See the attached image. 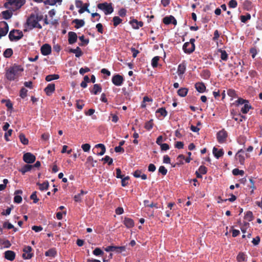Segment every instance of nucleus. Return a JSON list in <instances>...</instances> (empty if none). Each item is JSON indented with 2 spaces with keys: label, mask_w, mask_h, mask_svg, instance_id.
<instances>
[{
  "label": "nucleus",
  "mask_w": 262,
  "mask_h": 262,
  "mask_svg": "<svg viewBox=\"0 0 262 262\" xmlns=\"http://www.w3.org/2000/svg\"><path fill=\"white\" fill-rule=\"evenodd\" d=\"M35 160V156L31 152H26L23 155V160L28 164L33 163Z\"/></svg>",
  "instance_id": "11"
},
{
  "label": "nucleus",
  "mask_w": 262,
  "mask_h": 262,
  "mask_svg": "<svg viewBox=\"0 0 262 262\" xmlns=\"http://www.w3.org/2000/svg\"><path fill=\"white\" fill-rule=\"evenodd\" d=\"M232 173L234 176H243L244 171L243 170H239L238 168H235L232 170Z\"/></svg>",
  "instance_id": "52"
},
{
  "label": "nucleus",
  "mask_w": 262,
  "mask_h": 262,
  "mask_svg": "<svg viewBox=\"0 0 262 262\" xmlns=\"http://www.w3.org/2000/svg\"><path fill=\"white\" fill-rule=\"evenodd\" d=\"M24 36L22 31L19 30L13 29L9 34V38L10 41H17L21 39Z\"/></svg>",
  "instance_id": "5"
},
{
  "label": "nucleus",
  "mask_w": 262,
  "mask_h": 262,
  "mask_svg": "<svg viewBox=\"0 0 262 262\" xmlns=\"http://www.w3.org/2000/svg\"><path fill=\"white\" fill-rule=\"evenodd\" d=\"M94 160L92 156H89L86 159V163L89 164L92 167H95V165L94 164Z\"/></svg>",
  "instance_id": "60"
},
{
  "label": "nucleus",
  "mask_w": 262,
  "mask_h": 262,
  "mask_svg": "<svg viewBox=\"0 0 262 262\" xmlns=\"http://www.w3.org/2000/svg\"><path fill=\"white\" fill-rule=\"evenodd\" d=\"M156 113L160 114V115L161 116H162L163 117H165L167 115V112L166 111L165 108L164 107H161V108L158 109L156 111Z\"/></svg>",
  "instance_id": "49"
},
{
  "label": "nucleus",
  "mask_w": 262,
  "mask_h": 262,
  "mask_svg": "<svg viewBox=\"0 0 262 262\" xmlns=\"http://www.w3.org/2000/svg\"><path fill=\"white\" fill-rule=\"evenodd\" d=\"M124 80L123 77L118 74H115L112 78L113 83L116 86H121L123 84Z\"/></svg>",
  "instance_id": "8"
},
{
  "label": "nucleus",
  "mask_w": 262,
  "mask_h": 262,
  "mask_svg": "<svg viewBox=\"0 0 262 262\" xmlns=\"http://www.w3.org/2000/svg\"><path fill=\"white\" fill-rule=\"evenodd\" d=\"M28 90L24 88H22L20 91V96L22 98H25L27 95Z\"/></svg>",
  "instance_id": "56"
},
{
  "label": "nucleus",
  "mask_w": 262,
  "mask_h": 262,
  "mask_svg": "<svg viewBox=\"0 0 262 262\" xmlns=\"http://www.w3.org/2000/svg\"><path fill=\"white\" fill-rule=\"evenodd\" d=\"M81 148L84 152H88L90 149L91 145L88 143L83 144L82 145Z\"/></svg>",
  "instance_id": "63"
},
{
  "label": "nucleus",
  "mask_w": 262,
  "mask_h": 262,
  "mask_svg": "<svg viewBox=\"0 0 262 262\" xmlns=\"http://www.w3.org/2000/svg\"><path fill=\"white\" fill-rule=\"evenodd\" d=\"M33 168V166H32V165L26 164L20 169H19V171L23 174H24L27 172L30 171Z\"/></svg>",
  "instance_id": "27"
},
{
  "label": "nucleus",
  "mask_w": 262,
  "mask_h": 262,
  "mask_svg": "<svg viewBox=\"0 0 262 262\" xmlns=\"http://www.w3.org/2000/svg\"><path fill=\"white\" fill-rule=\"evenodd\" d=\"M95 148H100V151L97 152V153L96 154L97 155H98V156H102L105 152V151H106L105 146L103 144L99 143V144H96L95 146Z\"/></svg>",
  "instance_id": "21"
},
{
  "label": "nucleus",
  "mask_w": 262,
  "mask_h": 262,
  "mask_svg": "<svg viewBox=\"0 0 262 262\" xmlns=\"http://www.w3.org/2000/svg\"><path fill=\"white\" fill-rule=\"evenodd\" d=\"M251 108V105L249 104V101H248V102L244 104V106L241 108V112L243 114H247Z\"/></svg>",
  "instance_id": "32"
},
{
  "label": "nucleus",
  "mask_w": 262,
  "mask_h": 262,
  "mask_svg": "<svg viewBox=\"0 0 262 262\" xmlns=\"http://www.w3.org/2000/svg\"><path fill=\"white\" fill-rule=\"evenodd\" d=\"M227 94L229 96L232 97V98H235V97H237L236 92L233 89L228 90H227Z\"/></svg>",
  "instance_id": "55"
},
{
  "label": "nucleus",
  "mask_w": 262,
  "mask_h": 262,
  "mask_svg": "<svg viewBox=\"0 0 262 262\" xmlns=\"http://www.w3.org/2000/svg\"><path fill=\"white\" fill-rule=\"evenodd\" d=\"M46 256L54 257L57 255V251L55 248H51L45 252Z\"/></svg>",
  "instance_id": "29"
},
{
  "label": "nucleus",
  "mask_w": 262,
  "mask_h": 262,
  "mask_svg": "<svg viewBox=\"0 0 262 262\" xmlns=\"http://www.w3.org/2000/svg\"><path fill=\"white\" fill-rule=\"evenodd\" d=\"M55 91V84L54 83H50L45 89V91L48 96L51 95Z\"/></svg>",
  "instance_id": "19"
},
{
  "label": "nucleus",
  "mask_w": 262,
  "mask_h": 262,
  "mask_svg": "<svg viewBox=\"0 0 262 262\" xmlns=\"http://www.w3.org/2000/svg\"><path fill=\"white\" fill-rule=\"evenodd\" d=\"M212 152L213 155L216 159H219L220 157H222L224 154L223 149H220L219 150L215 147H213Z\"/></svg>",
  "instance_id": "20"
},
{
  "label": "nucleus",
  "mask_w": 262,
  "mask_h": 262,
  "mask_svg": "<svg viewBox=\"0 0 262 262\" xmlns=\"http://www.w3.org/2000/svg\"><path fill=\"white\" fill-rule=\"evenodd\" d=\"M121 185L123 187H125L128 184V180L129 179V176H126L124 178H122V179H121Z\"/></svg>",
  "instance_id": "53"
},
{
  "label": "nucleus",
  "mask_w": 262,
  "mask_h": 262,
  "mask_svg": "<svg viewBox=\"0 0 262 262\" xmlns=\"http://www.w3.org/2000/svg\"><path fill=\"white\" fill-rule=\"evenodd\" d=\"M159 59V56H155L152 59L151 66L153 68H157L158 67V61Z\"/></svg>",
  "instance_id": "46"
},
{
  "label": "nucleus",
  "mask_w": 262,
  "mask_h": 262,
  "mask_svg": "<svg viewBox=\"0 0 262 262\" xmlns=\"http://www.w3.org/2000/svg\"><path fill=\"white\" fill-rule=\"evenodd\" d=\"M0 244L4 245V247L7 248H9L11 246V244L10 241L7 239L5 240V241H3V240L0 239Z\"/></svg>",
  "instance_id": "54"
},
{
  "label": "nucleus",
  "mask_w": 262,
  "mask_h": 262,
  "mask_svg": "<svg viewBox=\"0 0 262 262\" xmlns=\"http://www.w3.org/2000/svg\"><path fill=\"white\" fill-rule=\"evenodd\" d=\"M236 260L238 262L245 261L247 260V255L244 252H241L238 254Z\"/></svg>",
  "instance_id": "30"
},
{
  "label": "nucleus",
  "mask_w": 262,
  "mask_h": 262,
  "mask_svg": "<svg viewBox=\"0 0 262 262\" xmlns=\"http://www.w3.org/2000/svg\"><path fill=\"white\" fill-rule=\"evenodd\" d=\"M194 42L195 39L191 38L189 42H186L183 45V50L185 53L190 54L194 51L195 49Z\"/></svg>",
  "instance_id": "6"
},
{
  "label": "nucleus",
  "mask_w": 262,
  "mask_h": 262,
  "mask_svg": "<svg viewBox=\"0 0 262 262\" xmlns=\"http://www.w3.org/2000/svg\"><path fill=\"white\" fill-rule=\"evenodd\" d=\"M123 224L127 228H133L135 225L133 220L129 217L124 218Z\"/></svg>",
  "instance_id": "18"
},
{
  "label": "nucleus",
  "mask_w": 262,
  "mask_h": 262,
  "mask_svg": "<svg viewBox=\"0 0 262 262\" xmlns=\"http://www.w3.org/2000/svg\"><path fill=\"white\" fill-rule=\"evenodd\" d=\"M186 71V64L184 62H183L182 63H180L178 68V74L179 76L182 75Z\"/></svg>",
  "instance_id": "22"
},
{
  "label": "nucleus",
  "mask_w": 262,
  "mask_h": 262,
  "mask_svg": "<svg viewBox=\"0 0 262 262\" xmlns=\"http://www.w3.org/2000/svg\"><path fill=\"white\" fill-rule=\"evenodd\" d=\"M5 258L10 261H13L15 258V253L11 250H7L4 253Z\"/></svg>",
  "instance_id": "13"
},
{
  "label": "nucleus",
  "mask_w": 262,
  "mask_h": 262,
  "mask_svg": "<svg viewBox=\"0 0 262 262\" xmlns=\"http://www.w3.org/2000/svg\"><path fill=\"white\" fill-rule=\"evenodd\" d=\"M198 171L202 174H205L207 172V168L204 165L200 166Z\"/></svg>",
  "instance_id": "61"
},
{
  "label": "nucleus",
  "mask_w": 262,
  "mask_h": 262,
  "mask_svg": "<svg viewBox=\"0 0 262 262\" xmlns=\"http://www.w3.org/2000/svg\"><path fill=\"white\" fill-rule=\"evenodd\" d=\"M9 31L8 24L4 21L0 22V39L7 35Z\"/></svg>",
  "instance_id": "9"
},
{
  "label": "nucleus",
  "mask_w": 262,
  "mask_h": 262,
  "mask_svg": "<svg viewBox=\"0 0 262 262\" xmlns=\"http://www.w3.org/2000/svg\"><path fill=\"white\" fill-rule=\"evenodd\" d=\"M36 193H37V192L34 191L32 193V194L30 196V199L31 200H33L34 203H36L39 201V199L37 198Z\"/></svg>",
  "instance_id": "57"
},
{
  "label": "nucleus",
  "mask_w": 262,
  "mask_h": 262,
  "mask_svg": "<svg viewBox=\"0 0 262 262\" xmlns=\"http://www.w3.org/2000/svg\"><path fill=\"white\" fill-rule=\"evenodd\" d=\"M248 100L244 99L242 98H239L238 99L235 101V103H237V104H245L246 103H247Z\"/></svg>",
  "instance_id": "64"
},
{
  "label": "nucleus",
  "mask_w": 262,
  "mask_h": 262,
  "mask_svg": "<svg viewBox=\"0 0 262 262\" xmlns=\"http://www.w3.org/2000/svg\"><path fill=\"white\" fill-rule=\"evenodd\" d=\"M188 90L187 88H181L178 91V94L181 97H185L188 93Z\"/></svg>",
  "instance_id": "37"
},
{
  "label": "nucleus",
  "mask_w": 262,
  "mask_h": 262,
  "mask_svg": "<svg viewBox=\"0 0 262 262\" xmlns=\"http://www.w3.org/2000/svg\"><path fill=\"white\" fill-rule=\"evenodd\" d=\"M5 3L4 6L10 10L15 11L20 8L25 3V0H9Z\"/></svg>",
  "instance_id": "2"
},
{
  "label": "nucleus",
  "mask_w": 262,
  "mask_h": 262,
  "mask_svg": "<svg viewBox=\"0 0 262 262\" xmlns=\"http://www.w3.org/2000/svg\"><path fill=\"white\" fill-rule=\"evenodd\" d=\"M115 247L114 252H116L117 253H120L126 251L125 246H115Z\"/></svg>",
  "instance_id": "48"
},
{
  "label": "nucleus",
  "mask_w": 262,
  "mask_h": 262,
  "mask_svg": "<svg viewBox=\"0 0 262 262\" xmlns=\"http://www.w3.org/2000/svg\"><path fill=\"white\" fill-rule=\"evenodd\" d=\"M42 19V16H39L32 14L27 20V24L28 27H30V29L33 28H37L38 29H41L42 26L38 23Z\"/></svg>",
  "instance_id": "3"
},
{
  "label": "nucleus",
  "mask_w": 262,
  "mask_h": 262,
  "mask_svg": "<svg viewBox=\"0 0 262 262\" xmlns=\"http://www.w3.org/2000/svg\"><path fill=\"white\" fill-rule=\"evenodd\" d=\"M153 125H154L153 120L151 119L149 121H148L145 123L144 127L147 130H149L153 127Z\"/></svg>",
  "instance_id": "45"
},
{
  "label": "nucleus",
  "mask_w": 262,
  "mask_h": 262,
  "mask_svg": "<svg viewBox=\"0 0 262 262\" xmlns=\"http://www.w3.org/2000/svg\"><path fill=\"white\" fill-rule=\"evenodd\" d=\"M133 175L135 178H141L142 180H144L147 179V176L145 174H142V171L140 170H136L134 172Z\"/></svg>",
  "instance_id": "25"
},
{
  "label": "nucleus",
  "mask_w": 262,
  "mask_h": 262,
  "mask_svg": "<svg viewBox=\"0 0 262 262\" xmlns=\"http://www.w3.org/2000/svg\"><path fill=\"white\" fill-rule=\"evenodd\" d=\"M37 185L38 186H39V189L41 191H43V190L48 189L49 188V183L48 181L44 182L43 183H42L41 184L39 183H37Z\"/></svg>",
  "instance_id": "35"
},
{
  "label": "nucleus",
  "mask_w": 262,
  "mask_h": 262,
  "mask_svg": "<svg viewBox=\"0 0 262 262\" xmlns=\"http://www.w3.org/2000/svg\"><path fill=\"white\" fill-rule=\"evenodd\" d=\"M251 18V15L247 13L246 15H241L240 19L242 23H245L246 21Z\"/></svg>",
  "instance_id": "50"
},
{
  "label": "nucleus",
  "mask_w": 262,
  "mask_h": 262,
  "mask_svg": "<svg viewBox=\"0 0 262 262\" xmlns=\"http://www.w3.org/2000/svg\"><path fill=\"white\" fill-rule=\"evenodd\" d=\"M32 248L31 246H25L23 249V258L25 259H29L31 258L33 256V253L32 252Z\"/></svg>",
  "instance_id": "7"
},
{
  "label": "nucleus",
  "mask_w": 262,
  "mask_h": 262,
  "mask_svg": "<svg viewBox=\"0 0 262 262\" xmlns=\"http://www.w3.org/2000/svg\"><path fill=\"white\" fill-rule=\"evenodd\" d=\"M173 16L170 15L169 16H166L163 19V22L165 25H169L171 24Z\"/></svg>",
  "instance_id": "40"
},
{
  "label": "nucleus",
  "mask_w": 262,
  "mask_h": 262,
  "mask_svg": "<svg viewBox=\"0 0 262 262\" xmlns=\"http://www.w3.org/2000/svg\"><path fill=\"white\" fill-rule=\"evenodd\" d=\"M227 133L224 129L219 131L217 134V140L219 143H223L226 141Z\"/></svg>",
  "instance_id": "10"
},
{
  "label": "nucleus",
  "mask_w": 262,
  "mask_h": 262,
  "mask_svg": "<svg viewBox=\"0 0 262 262\" xmlns=\"http://www.w3.org/2000/svg\"><path fill=\"white\" fill-rule=\"evenodd\" d=\"M19 140H20L21 143L25 145L28 144L29 140L27 138H26L25 135L24 134H23V133L20 134L19 135Z\"/></svg>",
  "instance_id": "36"
},
{
  "label": "nucleus",
  "mask_w": 262,
  "mask_h": 262,
  "mask_svg": "<svg viewBox=\"0 0 262 262\" xmlns=\"http://www.w3.org/2000/svg\"><path fill=\"white\" fill-rule=\"evenodd\" d=\"M101 91L102 88L101 85L99 84H95L93 86V90H91L90 92L94 95H97L98 93H100Z\"/></svg>",
  "instance_id": "26"
},
{
  "label": "nucleus",
  "mask_w": 262,
  "mask_h": 262,
  "mask_svg": "<svg viewBox=\"0 0 262 262\" xmlns=\"http://www.w3.org/2000/svg\"><path fill=\"white\" fill-rule=\"evenodd\" d=\"M229 7L232 8H235L237 6V3L236 0H231L228 4Z\"/></svg>",
  "instance_id": "62"
},
{
  "label": "nucleus",
  "mask_w": 262,
  "mask_h": 262,
  "mask_svg": "<svg viewBox=\"0 0 262 262\" xmlns=\"http://www.w3.org/2000/svg\"><path fill=\"white\" fill-rule=\"evenodd\" d=\"M13 54V50L11 48L7 49L3 53V55L6 58L10 57Z\"/></svg>",
  "instance_id": "39"
},
{
  "label": "nucleus",
  "mask_w": 262,
  "mask_h": 262,
  "mask_svg": "<svg viewBox=\"0 0 262 262\" xmlns=\"http://www.w3.org/2000/svg\"><path fill=\"white\" fill-rule=\"evenodd\" d=\"M84 105V104L82 100H77L76 101V107L78 109L80 110H82Z\"/></svg>",
  "instance_id": "58"
},
{
  "label": "nucleus",
  "mask_w": 262,
  "mask_h": 262,
  "mask_svg": "<svg viewBox=\"0 0 262 262\" xmlns=\"http://www.w3.org/2000/svg\"><path fill=\"white\" fill-rule=\"evenodd\" d=\"M86 193V192H84L83 190H81L80 192L76 195H75L74 197V199L75 202H80L82 200V196Z\"/></svg>",
  "instance_id": "33"
},
{
  "label": "nucleus",
  "mask_w": 262,
  "mask_h": 262,
  "mask_svg": "<svg viewBox=\"0 0 262 262\" xmlns=\"http://www.w3.org/2000/svg\"><path fill=\"white\" fill-rule=\"evenodd\" d=\"M113 25L114 27H117L119 24L122 23V20L119 16H114L113 18Z\"/></svg>",
  "instance_id": "43"
},
{
  "label": "nucleus",
  "mask_w": 262,
  "mask_h": 262,
  "mask_svg": "<svg viewBox=\"0 0 262 262\" xmlns=\"http://www.w3.org/2000/svg\"><path fill=\"white\" fill-rule=\"evenodd\" d=\"M41 53L44 55L47 56L51 53L52 48L51 46L47 43L44 44L40 48Z\"/></svg>",
  "instance_id": "12"
},
{
  "label": "nucleus",
  "mask_w": 262,
  "mask_h": 262,
  "mask_svg": "<svg viewBox=\"0 0 262 262\" xmlns=\"http://www.w3.org/2000/svg\"><path fill=\"white\" fill-rule=\"evenodd\" d=\"M68 37L69 43L70 45L74 43L77 40V35L74 32H69L68 33Z\"/></svg>",
  "instance_id": "14"
},
{
  "label": "nucleus",
  "mask_w": 262,
  "mask_h": 262,
  "mask_svg": "<svg viewBox=\"0 0 262 262\" xmlns=\"http://www.w3.org/2000/svg\"><path fill=\"white\" fill-rule=\"evenodd\" d=\"M129 24L135 29H139L140 27H142L143 26V23L142 21H138L136 19L130 20Z\"/></svg>",
  "instance_id": "15"
},
{
  "label": "nucleus",
  "mask_w": 262,
  "mask_h": 262,
  "mask_svg": "<svg viewBox=\"0 0 262 262\" xmlns=\"http://www.w3.org/2000/svg\"><path fill=\"white\" fill-rule=\"evenodd\" d=\"M59 76L57 74L49 75L46 76V80L47 81H51L53 80L58 79Z\"/></svg>",
  "instance_id": "38"
},
{
  "label": "nucleus",
  "mask_w": 262,
  "mask_h": 262,
  "mask_svg": "<svg viewBox=\"0 0 262 262\" xmlns=\"http://www.w3.org/2000/svg\"><path fill=\"white\" fill-rule=\"evenodd\" d=\"M159 172L163 176H165L167 173V170L164 166H161L159 168Z\"/></svg>",
  "instance_id": "59"
},
{
  "label": "nucleus",
  "mask_w": 262,
  "mask_h": 262,
  "mask_svg": "<svg viewBox=\"0 0 262 262\" xmlns=\"http://www.w3.org/2000/svg\"><path fill=\"white\" fill-rule=\"evenodd\" d=\"M97 7L98 9L102 10L105 15L111 14L114 11L112 4L106 2L98 4Z\"/></svg>",
  "instance_id": "4"
},
{
  "label": "nucleus",
  "mask_w": 262,
  "mask_h": 262,
  "mask_svg": "<svg viewBox=\"0 0 262 262\" xmlns=\"http://www.w3.org/2000/svg\"><path fill=\"white\" fill-rule=\"evenodd\" d=\"M79 40L82 42V43H79L80 46H83L87 45L89 42V39H85L84 35H82L79 37Z\"/></svg>",
  "instance_id": "41"
},
{
  "label": "nucleus",
  "mask_w": 262,
  "mask_h": 262,
  "mask_svg": "<svg viewBox=\"0 0 262 262\" xmlns=\"http://www.w3.org/2000/svg\"><path fill=\"white\" fill-rule=\"evenodd\" d=\"M72 23L76 24L75 27L76 29H79V28L83 27L85 24V22L83 19H75L74 20H73Z\"/></svg>",
  "instance_id": "24"
},
{
  "label": "nucleus",
  "mask_w": 262,
  "mask_h": 262,
  "mask_svg": "<svg viewBox=\"0 0 262 262\" xmlns=\"http://www.w3.org/2000/svg\"><path fill=\"white\" fill-rule=\"evenodd\" d=\"M93 253L96 256L103 255V251L99 248H96L93 251Z\"/></svg>",
  "instance_id": "51"
},
{
  "label": "nucleus",
  "mask_w": 262,
  "mask_h": 262,
  "mask_svg": "<svg viewBox=\"0 0 262 262\" xmlns=\"http://www.w3.org/2000/svg\"><path fill=\"white\" fill-rule=\"evenodd\" d=\"M195 88L196 91L201 93H204L206 90V86L203 82H198L195 84Z\"/></svg>",
  "instance_id": "16"
},
{
  "label": "nucleus",
  "mask_w": 262,
  "mask_h": 262,
  "mask_svg": "<svg viewBox=\"0 0 262 262\" xmlns=\"http://www.w3.org/2000/svg\"><path fill=\"white\" fill-rule=\"evenodd\" d=\"M200 76L204 79H208L210 77V72L207 69L203 70L201 72Z\"/></svg>",
  "instance_id": "28"
},
{
  "label": "nucleus",
  "mask_w": 262,
  "mask_h": 262,
  "mask_svg": "<svg viewBox=\"0 0 262 262\" xmlns=\"http://www.w3.org/2000/svg\"><path fill=\"white\" fill-rule=\"evenodd\" d=\"M24 71L22 65L14 63L12 66L5 69V77L9 81H14L22 76Z\"/></svg>",
  "instance_id": "1"
},
{
  "label": "nucleus",
  "mask_w": 262,
  "mask_h": 262,
  "mask_svg": "<svg viewBox=\"0 0 262 262\" xmlns=\"http://www.w3.org/2000/svg\"><path fill=\"white\" fill-rule=\"evenodd\" d=\"M101 161H103L104 163H107L108 165H111L113 164V159L110 158L108 156H105L104 158L101 159Z\"/></svg>",
  "instance_id": "44"
},
{
  "label": "nucleus",
  "mask_w": 262,
  "mask_h": 262,
  "mask_svg": "<svg viewBox=\"0 0 262 262\" xmlns=\"http://www.w3.org/2000/svg\"><path fill=\"white\" fill-rule=\"evenodd\" d=\"M12 11H11L10 10L3 11L2 12L3 17L5 19H10L12 16V14H13Z\"/></svg>",
  "instance_id": "31"
},
{
  "label": "nucleus",
  "mask_w": 262,
  "mask_h": 262,
  "mask_svg": "<svg viewBox=\"0 0 262 262\" xmlns=\"http://www.w3.org/2000/svg\"><path fill=\"white\" fill-rule=\"evenodd\" d=\"M245 219L248 221H251L253 219V213L251 211H247L245 215Z\"/></svg>",
  "instance_id": "47"
},
{
  "label": "nucleus",
  "mask_w": 262,
  "mask_h": 262,
  "mask_svg": "<svg viewBox=\"0 0 262 262\" xmlns=\"http://www.w3.org/2000/svg\"><path fill=\"white\" fill-rule=\"evenodd\" d=\"M69 52L75 53V56L76 57H79L81 56L83 54V53L81 50V49L77 47L76 49H70L69 50Z\"/></svg>",
  "instance_id": "23"
},
{
  "label": "nucleus",
  "mask_w": 262,
  "mask_h": 262,
  "mask_svg": "<svg viewBox=\"0 0 262 262\" xmlns=\"http://www.w3.org/2000/svg\"><path fill=\"white\" fill-rule=\"evenodd\" d=\"M219 52L221 53V58L223 61H227L228 58V54L225 50L219 49Z\"/></svg>",
  "instance_id": "34"
},
{
  "label": "nucleus",
  "mask_w": 262,
  "mask_h": 262,
  "mask_svg": "<svg viewBox=\"0 0 262 262\" xmlns=\"http://www.w3.org/2000/svg\"><path fill=\"white\" fill-rule=\"evenodd\" d=\"M244 150L243 149H241L236 154V159L239 160V163L241 164H244L245 162V157L244 156Z\"/></svg>",
  "instance_id": "17"
},
{
  "label": "nucleus",
  "mask_w": 262,
  "mask_h": 262,
  "mask_svg": "<svg viewBox=\"0 0 262 262\" xmlns=\"http://www.w3.org/2000/svg\"><path fill=\"white\" fill-rule=\"evenodd\" d=\"M89 4L87 3H85L83 6L78 10V12L80 14L83 13L84 11H86L88 13H90V11L89 9H88Z\"/></svg>",
  "instance_id": "42"
}]
</instances>
